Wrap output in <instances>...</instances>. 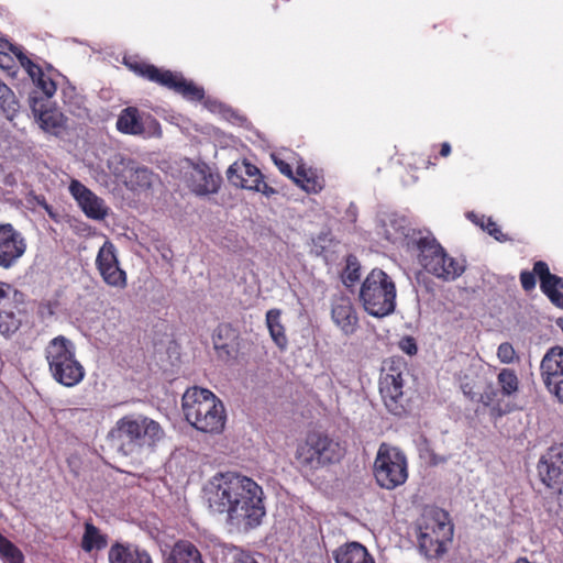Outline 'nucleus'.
<instances>
[{"label":"nucleus","instance_id":"1","mask_svg":"<svg viewBox=\"0 0 563 563\" xmlns=\"http://www.w3.org/2000/svg\"><path fill=\"white\" fill-rule=\"evenodd\" d=\"M377 233L416 257L418 264L437 278L454 280L465 269L464 261L449 256L430 231L411 228L409 219L402 214H385Z\"/></svg>","mask_w":563,"mask_h":563},{"label":"nucleus","instance_id":"2","mask_svg":"<svg viewBox=\"0 0 563 563\" xmlns=\"http://www.w3.org/2000/svg\"><path fill=\"white\" fill-rule=\"evenodd\" d=\"M163 435L164 431L155 420L142 415H128L115 422L108 437L111 445L128 456L154 446Z\"/></svg>","mask_w":563,"mask_h":563},{"label":"nucleus","instance_id":"3","mask_svg":"<svg viewBox=\"0 0 563 563\" xmlns=\"http://www.w3.org/2000/svg\"><path fill=\"white\" fill-rule=\"evenodd\" d=\"M346 449L328 433L318 430L308 431L297 443L295 460L300 471L316 473L341 462Z\"/></svg>","mask_w":563,"mask_h":563},{"label":"nucleus","instance_id":"4","mask_svg":"<svg viewBox=\"0 0 563 563\" xmlns=\"http://www.w3.org/2000/svg\"><path fill=\"white\" fill-rule=\"evenodd\" d=\"M183 411L186 420L197 430L220 433L225 424V409L222 401L210 390L191 387L183 396Z\"/></svg>","mask_w":563,"mask_h":563},{"label":"nucleus","instance_id":"5","mask_svg":"<svg viewBox=\"0 0 563 563\" xmlns=\"http://www.w3.org/2000/svg\"><path fill=\"white\" fill-rule=\"evenodd\" d=\"M418 547L427 559L441 558L452 541L454 527L448 511L441 508L424 510L417 522Z\"/></svg>","mask_w":563,"mask_h":563},{"label":"nucleus","instance_id":"6","mask_svg":"<svg viewBox=\"0 0 563 563\" xmlns=\"http://www.w3.org/2000/svg\"><path fill=\"white\" fill-rule=\"evenodd\" d=\"M45 356L49 372L57 383L74 387L84 379L85 369L76 360L75 345L64 335H58L48 342Z\"/></svg>","mask_w":563,"mask_h":563},{"label":"nucleus","instance_id":"7","mask_svg":"<svg viewBox=\"0 0 563 563\" xmlns=\"http://www.w3.org/2000/svg\"><path fill=\"white\" fill-rule=\"evenodd\" d=\"M239 473L227 472L214 475L206 487V496L209 508L217 514H225L228 521L234 526H241V517L245 512L238 507L236 496L239 486Z\"/></svg>","mask_w":563,"mask_h":563},{"label":"nucleus","instance_id":"8","mask_svg":"<svg viewBox=\"0 0 563 563\" xmlns=\"http://www.w3.org/2000/svg\"><path fill=\"white\" fill-rule=\"evenodd\" d=\"M373 472L379 487L395 489L404 485L408 478L407 457L398 448L382 443L374 461Z\"/></svg>","mask_w":563,"mask_h":563},{"label":"nucleus","instance_id":"9","mask_svg":"<svg viewBox=\"0 0 563 563\" xmlns=\"http://www.w3.org/2000/svg\"><path fill=\"white\" fill-rule=\"evenodd\" d=\"M128 65L136 74L147 78L153 82L159 84L161 86L174 90L188 100H201L205 96V91L201 87L195 85L192 81H187L180 73L163 70L154 65L147 64L135 63Z\"/></svg>","mask_w":563,"mask_h":563},{"label":"nucleus","instance_id":"10","mask_svg":"<svg viewBox=\"0 0 563 563\" xmlns=\"http://www.w3.org/2000/svg\"><path fill=\"white\" fill-rule=\"evenodd\" d=\"M238 507L245 512L241 517V526L245 529H253L260 526L262 518L265 516V507L263 503V489L251 477L239 473Z\"/></svg>","mask_w":563,"mask_h":563},{"label":"nucleus","instance_id":"11","mask_svg":"<svg viewBox=\"0 0 563 563\" xmlns=\"http://www.w3.org/2000/svg\"><path fill=\"white\" fill-rule=\"evenodd\" d=\"M360 300L364 310L376 318L394 312L396 307V284H361Z\"/></svg>","mask_w":563,"mask_h":563},{"label":"nucleus","instance_id":"12","mask_svg":"<svg viewBox=\"0 0 563 563\" xmlns=\"http://www.w3.org/2000/svg\"><path fill=\"white\" fill-rule=\"evenodd\" d=\"M537 470L547 488L555 495H563V443L551 445L541 455Z\"/></svg>","mask_w":563,"mask_h":563},{"label":"nucleus","instance_id":"13","mask_svg":"<svg viewBox=\"0 0 563 563\" xmlns=\"http://www.w3.org/2000/svg\"><path fill=\"white\" fill-rule=\"evenodd\" d=\"M115 126L119 132L128 135L159 137L162 128L159 122L151 114L142 113L135 107L124 108L118 119Z\"/></svg>","mask_w":563,"mask_h":563},{"label":"nucleus","instance_id":"14","mask_svg":"<svg viewBox=\"0 0 563 563\" xmlns=\"http://www.w3.org/2000/svg\"><path fill=\"white\" fill-rule=\"evenodd\" d=\"M331 321L345 338H352L361 330V318L353 299L345 295H334L330 305Z\"/></svg>","mask_w":563,"mask_h":563},{"label":"nucleus","instance_id":"15","mask_svg":"<svg viewBox=\"0 0 563 563\" xmlns=\"http://www.w3.org/2000/svg\"><path fill=\"white\" fill-rule=\"evenodd\" d=\"M540 375L549 393L563 404V347L553 346L547 351L540 364Z\"/></svg>","mask_w":563,"mask_h":563},{"label":"nucleus","instance_id":"16","mask_svg":"<svg viewBox=\"0 0 563 563\" xmlns=\"http://www.w3.org/2000/svg\"><path fill=\"white\" fill-rule=\"evenodd\" d=\"M404 377L398 366H390L379 379V393L389 412L401 416L404 407Z\"/></svg>","mask_w":563,"mask_h":563},{"label":"nucleus","instance_id":"17","mask_svg":"<svg viewBox=\"0 0 563 563\" xmlns=\"http://www.w3.org/2000/svg\"><path fill=\"white\" fill-rule=\"evenodd\" d=\"M68 190L87 218L102 221L108 217L110 209L106 201L82 183L73 179L68 186Z\"/></svg>","mask_w":563,"mask_h":563},{"label":"nucleus","instance_id":"18","mask_svg":"<svg viewBox=\"0 0 563 563\" xmlns=\"http://www.w3.org/2000/svg\"><path fill=\"white\" fill-rule=\"evenodd\" d=\"M25 250L26 242L22 233L10 223L0 224V267H12Z\"/></svg>","mask_w":563,"mask_h":563},{"label":"nucleus","instance_id":"19","mask_svg":"<svg viewBox=\"0 0 563 563\" xmlns=\"http://www.w3.org/2000/svg\"><path fill=\"white\" fill-rule=\"evenodd\" d=\"M96 263L104 282H125V272L120 269L115 250L111 243L106 242L101 246Z\"/></svg>","mask_w":563,"mask_h":563},{"label":"nucleus","instance_id":"20","mask_svg":"<svg viewBox=\"0 0 563 563\" xmlns=\"http://www.w3.org/2000/svg\"><path fill=\"white\" fill-rule=\"evenodd\" d=\"M109 563H153L150 553L130 543H113L108 552Z\"/></svg>","mask_w":563,"mask_h":563},{"label":"nucleus","instance_id":"21","mask_svg":"<svg viewBox=\"0 0 563 563\" xmlns=\"http://www.w3.org/2000/svg\"><path fill=\"white\" fill-rule=\"evenodd\" d=\"M227 176L234 186L247 190L258 189V184L263 179L260 169L250 163L231 165L228 168Z\"/></svg>","mask_w":563,"mask_h":563},{"label":"nucleus","instance_id":"22","mask_svg":"<svg viewBox=\"0 0 563 563\" xmlns=\"http://www.w3.org/2000/svg\"><path fill=\"white\" fill-rule=\"evenodd\" d=\"M11 294L15 297L18 291L12 288V284H0V333L10 335L16 332L21 325V320L13 311L3 310L11 301Z\"/></svg>","mask_w":563,"mask_h":563},{"label":"nucleus","instance_id":"23","mask_svg":"<svg viewBox=\"0 0 563 563\" xmlns=\"http://www.w3.org/2000/svg\"><path fill=\"white\" fill-rule=\"evenodd\" d=\"M220 178L208 166H196L191 174V189L196 195L206 196L218 191Z\"/></svg>","mask_w":563,"mask_h":563},{"label":"nucleus","instance_id":"24","mask_svg":"<svg viewBox=\"0 0 563 563\" xmlns=\"http://www.w3.org/2000/svg\"><path fill=\"white\" fill-rule=\"evenodd\" d=\"M165 563H205L198 547L186 539L174 543Z\"/></svg>","mask_w":563,"mask_h":563},{"label":"nucleus","instance_id":"25","mask_svg":"<svg viewBox=\"0 0 563 563\" xmlns=\"http://www.w3.org/2000/svg\"><path fill=\"white\" fill-rule=\"evenodd\" d=\"M335 563H375L367 549L360 542H349L333 552Z\"/></svg>","mask_w":563,"mask_h":563},{"label":"nucleus","instance_id":"26","mask_svg":"<svg viewBox=\"0 0 563 563\" xmlns=\"http://www.w3.org/2000/svg\"><path fill=\"white\" fill-rule=\"evenodd\" d=\"M266 324L275 344L284 350L287 346L288 340L285 333V328L280 322V310H268L266 312Z\"/></svg>","mask_w":563,"mask_h":563},{"label":"nucleus","instance_id":"27","mask_svg":"<svg viewBox=\"0 0 563 563\" xmlns=\"http://www.w3.org/2000/svg\"><path fill=\"white\" fill-rule=\"evenodd\" d=\"M108 544L107 536L102 534L100 530L90 521L85 522V532L81 539V548L86 552L92 550H102Z\"/></svg>","mask_w":563,"mask_h":563},{"label":"nucleus","instance_id":"28","mask_svg":"<svg viewBox=\"0 0 563 563\" xmlns=\"http://www.w3.org/2000/svg\"><path fill=\"white\" fill-rule=\"evenodd\" d=\"M108 168L117 177L128 181V174L134 168V161L121 153H115L108 158Z\"/></svg>","mask_w":563,"mask_h":563},{"label":"nucleus","instance_id":"29","mask_svg":"<svg viewBox=\"0 0 563 563\" xmlns=\"http://www.w3.org/2000/svg\"><path fill=\"white\" fill-rule=\"evenodd\" d=\"M497 383L504 397H510L519 389V378L511 368H501L497 375Z\"/></svg>","mask_w":563,"mask_h":563},{"label":"nucleus","instance_id":"30","mask_svg":"<svg viewBox=\"0 0 563 563\" xmlns=\"http://www.w3.org/2000/svg\"><path fill=\"white\" fill-rule=\"evenodd\" d=\"M18 108L19 103L13 91L0 80V109L8 119L12 120Z\"/></svg>","mask_w":563,"mask_h":563},{"label":"nucleus","instance_id":"31","mask_svg":"<svg viewBox=\"0 0 563 563\" xmlns=\"http://www.w3.org/2000/svg\"><path fill=\"white\" fill-rule=\"evenodd\" d=\"M40 128L49 133H57V130L63 126V114L57 110H45L36 119Z\"/></svg>","mask_w":563,"mask_h":563},{"label":"nucleus","instance_id":"32","mask_svg":"<svg viewBox=\"0 0 563 563\" xmlns=\"http://www.w3.org/2000/svg\"><path fill=\"white\" fill-rule=\"evenodd\" d=\"M0 558L8 563H24L22 551L3 534L0 533Z\"/></svg>","mask_w":563,"mask_h":563},{"label":"nucleus","instance_id":"33","mask_svg":"<svg viewBox=\"0 0 563 563\" xmlns=\"http://www.w3.org/2000/svg\"><path fill=\"white\" fill-rule=\"evenodd\" d=\"M10 52L16 56L21 66L26 70L33 82L42 75L43 69L26 56L22 47L10 44Z\"/></svg>","mask_w":563,"mask_h":563},{"label":"nucleus","instance_id":"34","mask_svg":"<svg viewBox=\"0 0 563 563\" xmlns=\"http://www.w3.org/2000/svg\"><path fill=\"white\" fill-rule=\"evenodd\" d=\"M483 389L479 376L464 375L461 379V390L463 395L472 401H476L477 396Z\"/></svg>","mask_w":563,"mask_h":563},{"label":"nucleus","instance_id":"35","mask_svg":"<svg viewBox=\"0 0 563 563\" xmlns=\"http://www.w3.org/2000/svg\"><path fill=\"white\" fill-rule=\"evenodd\" d=\"M152 172L144 166H139L134 162V168H131L128 174V180L132 184L135 183L140 187H148L152 184Z\"/></svg>","mask_w":563,"mask_h":563},{"label":"nucleus","instance_id":"36","mask_svg":"<svg viewBox=\"0 0 563 563\" xmlns=\"http://www.w3.org/2000/svg\"><path fill=\"white\" fill-rule=\"evenodd\" d=\"M294 180L307 192L316 194L322 189L321 181L316 177L308 176L306 170L301 167H298L297 176L294 178Z\"/></svg>","mask_w":563,"mask_h":563},{"label":"nucleus","instance_id":"37","mask_svg":"<svg viewBox=\"0 0 563 563\" xmlns=\"http://www.w3.org/2000/svg\"><path fill=\"white\" fill-rule=\"evenodd\" d=\"M341 278V282H360L361 264L356 256L349 255L346 257V265L342 272Z\"/></svg>","mask_w":563,"mask_h":563},{"label":"nucleus","instance_id":"38","mask_svg":"<svg viewBox=\"0 0 563 563\" xmlns=\"http://www.w3.org/2000/svg\"><path fill=\"white\" fill-rule=\"evenodd\" d=\"M540 288L555 307L563 309V284H540Z\"/></svg>","mask_w":563,"mask_h":563},{"label":"nucleus","instance_id":"39","mask_svg":"<svg viewBox=\"0 0 563 563\" xmlns=\"http://www.w3.org/2000/svg\"><path fill=\"white\" fill-rule=\"evenodd\" d=\"M534 276L539 277V282L542 283H561L563 282L562 277L553 275L549 271V266L545 262L538 261L533 266Z\"/></svg>","mask_w":563,"mask_h":563},{"label":"nucleus","instance_id":"40","mask_svg":"<svg viewBox=\"0 0 563 563\" xmlns=\"http://www.w3.org/2000/svg\"><path fill=\"white\" fill-rule=\"evenodd\" d=\"M500 390L496 389L492 383H487L477 396L475 402L483 404L488 407L498 401V394Z\"/></svg>","mask_w":563,"mask_h":563},{"label":"nucleus","instance_id":"41","mask_svg":"<svg viewBox=\"0 0 563 563\" xmlns=\"http://www.w3.org/2000/svg\"><path fill=\"white\" fill-rule=\"evenodd\" d=\"M497 357L503 364H511L519 358L512 344L509 342H503L499 344L497 349Z\"/></svg>","mask_w":563,"mask_h":563},{"label":"nucleus","instance_id":"42","mask_svg":"<svg viewBox=\"0 0 563 563\" xmlns=\"http://www.w3.org/2000/svg\"><path fill=\"white\" fill-rule=\"evenodd\" d=\"M34 85L36 86L37 89H40L43 95L46 97V98H51L54 96V93L56 92V84L54 82V80L48 77L44 71L42 73V75L34 81Z\"/></svg>","mask_w":563,"mask_h":563},{"label":"nucleus","instance_id":"43","mask_svg":"<svg viewBox=\"0 0 563 563\" xmlns=\"http://www.w3.org/2000/svg\"><path fill=\"white\" fill-rule=\"evenodd\" d=\"M47 100L48 98H46L45 96L38 97L37 91H34L30 95L29 103L35 119H37L42 112L48 110Z\"/></svg>","mask_w":563,"mask_h":563},{"label":"nucleus","instance_id":"44","mask_svg":"<svg viewBox=\"0 0 563 563\" xmlns=\"http://www.w3.org/2000/svg\"><path fill=\"white\" fill-rule=\"evenodd\" d=\"M473 221L475 223L479 224L483 230L487 231V233L489 235H492L494 239H496L497 241H504L505 240V236L501 233L500 229L497 227V224L495 222L492 221V219H487L486 220V224L484 223V221H485L484 217H482V222L481 223L475 221V220H473Z\"/></svg>","mask_w":563,"mask_h":563},{"label":"nucleus","instance_id":"45","mask_svg":"<svg viewBox=\"0 0 563 563\" xmlns=\"http://www.w3.org/2000/svg\"><path fill=\"white\" fill-rule=\"evenodd\" d=\"M399 345V349L412 356V355H416L417 352H418V346H417V342H416V339L411 335H406V336H402L398 343Z\"/></svg>","mask_w":563,"mask_h":563},{"label":"nucleus","instance_id":"46","mask_svg":"<svg viewBox=\"0 0 563 563\" xmlns=\"http://www.w3.org/2000/svg\"><path fill=\"white\" fill-rule=\"evenodd\" d=\"M37 203L40 207H42L46 213L48 214V217L56 223H59L62 222V219H63V214L57 211L56 209H54L51 205H48L45 199H38L37 200Z\"/></svg>","mask_w":563,"mask_h":563},{"label":"nucleus","instance_id":"47","mask_svg":"<svg viewBox=\"0 0 563 563\" xmlns=\"http://www.w3.org/2000/svg\"><path fill=\"white\" fill-rule=\"evenodd\" d=\"M273 158H274L275 165L278 167L279 172L283 175H285L291 179L295 178V176L292 174V168L288 163L284 162L283 159L277 158L276 156H273Z\"/></svg>","mask_w":563,"mask_h":563},{"label":"nucleus","instance_id":"48","mask_svg":"<svg viewBox=\"0 0 563 563\" xmlns=\"http://www.w3.org/2000/svg\"><path fill=\"white\" fill-rule=\"evenodd\" d=\"M387 278L388 275L384 271L374 268L363 282H387Z\"/></svg>","mask_w":563,"mask_h":563},{"label":"nucleus","instance_id":"49","mask_svg":"<svg viewBox=\"0 0 563 563\" xmlns=\"http://www.w3.org/2000/svg\"><path fill=\"white\" fill-rule=\"evenodd\" d=\"M233 563H258L255 558L246 551H239L233 556Z\"/></svg>","mask_w":563,"mask_h":563},{"label":"nucleus","instance_id":"50","mask_svg":"<svg viewBox=\"0 0 563 563\" xmlns=\"http://www.w3.org/2000/svg\"><path fill=\"white\" fill-rule=\"evenodd\" d=\"M253 191L262 192L266 197H271L276 192V190L268 186L263 179L258 184V189H253Z\"/></svg>","mask_w":563,"mask_h":563},{"label":"nucleus","instance_id":"51","mask_svg":"<svg viewBox=\"0 0 563 563\" xmlns=\"http://www.w3.org/2000/svg\"><path fill=\"white\" fill-rule=\"evenodd\" d=\"M325 241H327V235H319L318 239L313 242L314 243L313 252L317 255L322 254L323 250L325 249V246L322 243Z\"/></svg>","mask_w":563,"mask_h":563},{"label":"nucleus","instance_id":"52","mask_svg":"<svg viewBox=\"0 0 563 563\" xmlns=\"http://www.w3.org/2000/svg\"><path fill=\"white\" fill-rule=\"evenodd\" d=\"M521 283H532L536 282L534 272L532 271H522L520 273V280Z\"/></svg>","mask_w":563,"mask_h":563},{"label":"nucleus","instance_id":"53","mask_svg":"<svg viewBox=\"0 0 563 563\" xmlns=\"http://www.w3.org/2000/svg\"><path fill=\"white\" fill-rule=\"evenodd\" d=\"M10 60V57L7 53L0 52V67L7 68L9 67L8 62Z\"/></svg>","mask_w":563,"mask_h":563},{"label":"nucleus","instance_id":"54","mask_svg":"<svg viewBox=\"0 0 563 563\" xmlns=\"http://www.w3.org/2000/svg\"><path fill=\"white\" fill-rule=\"evenodd\" d=\"M451 153V145L446 142H444L441 146V151H440V154L442 156H448L449 154Z\"/></svg>","mask_w":563,"mask_h":563},{"label":"nucleus","instance_id":"55","mask_svg":"<svg viewBox=\"0 0 563 563\" xmlns=\"http://www.w3.org/2000/svg\"><path fill=\"white\" fill-rule=\"evenodd\" d=\"M214 347L218 350V351H224L227 354H229V350H228V346L225 344L223 345H220L218 342H214Z\"/></svg>","mask_w":563,"mask_h":563},{"label":"nucleus","instance_id":"56","mask_svg":"<svg viewBox=\"0 0 563 563\" xmlns=\"http://www.w3.org/2000/svg\"><path fill=\"white\" fill-rule=\"evenodd\" d=\"M537 284H522V287L525 288L526 291H531L534 287H536Z\"/></svg>","mask_w":563,"mask_h":563},{"label":"nucleus","instance_id":"57","mask_svg":"<svg viewBox=\"0 0 563 563\" xmlns=\"http://www.w3.org/2000/svg\"><path fill=\"white\" fill-rule=\"evenodd\" d=\"M216 107H219V108H221V103H218V104H217V103L214 102V103L212 104V108H211V110H212V111H213V110H216Z\"/></svg>","mask_w":563,"mask_h":563},{"label":"nucleus","instance_id":"58","mask_svg":"<svg viewBox=\"0 0 563 563\" xmlns=\"http://www.w3.org/2000/svg\"><path fill=\"white\" fill-rule=\"evenodd\" d=\"M468 218L473 220V218H475V214L474 213H470Z\"/></svg>","mask_w":563,"mask_h":563},{"label":"nucleus","instance_id":"59","mask_svg":"<svg viewBox=\"0 0 563 563\" xmlns=\"http://www.w3.org/2000/svg\"><path fill=\"white\" fill-rule=\"evenodd\" d=\"M4 43H7L8 48L10 49V44H11V43H9V42H8V40H4Z\"/></svg>","mask_w":563,"mask_h":563},{"label":"nucleus","instance_id":"60","mask_svg":"<svg viewBox=\"0 0 563 563\" xmlns=\"http://www.w3.org/2000/svg\"><path fill=\"white\" fill-rule=\"evenodd\" d=\"M344 285H345L346 287H349V288H350V287H351V286H353L354 284H344Z\"/></svg>","mask_w":563,"mask_h":563}]
</instances>
